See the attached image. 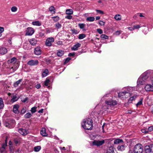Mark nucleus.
Returning a JSON list of instances; mask_svg holds the SVG:
<instances>
[{"label": "nucleus", "mask_w": 153, "mask_h": 153, "mask_svg": "<svg viewBox=\"0 0 153 153\" xmlns=\"http://www.w3.org/2000/svg\"><path fill=\"white\" fill-rule=\"evenodd\" d=\"M96 10L97 13H99L102 14H104V12L101 10Z\"/></svg>", "instance_id": "nucleus-49"}, {"label": "nucleus", "mask_w": 153, "mask_h": 153, "mask_svg": "<svg viewBox=\"0 0 153 153\" xmlns=\"http://www.w3.org/2000/svg\"><path fill=\"white\" fill-rule=\"evenodd\" d=\"M104 142L105 141L103 140H94L92 142V144L93 145L96 146H98L102 145L104 143Z\"/></svg>", "instance_id": "nucleus-11"}, {"label": "nucleus", "mask_w": 153, "mask_h": 153, "mask_svg": "<svg viewBox=\"0 0 153 153\" xmlns=\"http://www.w3.org/2000/svg\"><path fill=\"white\" fill-rule=\"evenodd\" d=\"M141 27V26L139 25L134 26V29H139Z\"/></svg>", "instance_id": "nucleus-53"}, {"label": "nucleus", "mask_w": 153, "mask_h": 153, "mask_svg": "<svg viewBox=\"0 0 153 153\" xmlns=\"http://www.w3.org/2000/svg\"><path fill=\"white\" fill-rule=\"evenodd\" d=\"M72 16L70 15H68L65 16V18L66 19H71L72 18Z\"/></svg>", "instance_id": "nucleus-55"}, {"label": "nucleus", "mask_w": 153, "mask_h": 153, "mask_svg": "<svg viewBox=\"0 0 153 153\" xmlns=\"http://www.w3.org/2000/svg\"><path fill=\"white\" fill-rule=\"evenodd\" d=\"M34 30L33 28L29 27L27 28L25 35L31 36L34 33Z\"/></svg>", "instance_id": "nucleus-10"}, {"label": "nucleus", "mask_w": 153, "mask_h": 153, "mask_svg": "<svg viewBox=\"0 0 153 153\" xmlns=\"http://www.w3.org/2000/svg\"><path fill=\"white\" fill-rule=\"evenodd\" d=\"M99 24L101 25H105V22L102 21H99Z\"/></svg>", "instance_id": "nucleus-51"}, {"label": "nucleus", "mask_w": 153, "mask_h": 153, "mask_svg": "<svg viewBox=\"0 0 153 153\" xmlns=\"http://www.w3.org/2000/svg\"><path fill=\"white\" fill-rule=\"evenodd\" d=\"M18 131L23 136L26 135L29 132L28 130L22 128L19 129Z\"/></svg>", "instance_id": "nucleus-12"}, {"label": "nucleus", "mask_w": 153, "mask_h": 153, "mask_svg": "<svg viewBox=\"0 0 153 153\" xmlns=\"http://www.w3.org/2000/svg\"><path fill=\"white\" fill-rule=\"evenodd\" d=\"M41 149V147L40 146H36L34 147V150L36 152H38Z\"/></svg>", "instance_id": "nucleus-33"}, {"label": "nucleus", "mask_w": 153, "mask_h": 153, "mask_svg": "<svg viewBox=\"0 0 153 153\" xmlns=\"http://www.w3.org/2000/svg\"><path fill=\"white\" fill-rule=\"evenodd\" d=\"M22 81V79H19L18 81H17L16 82H14L13 84V86L14 87H16L18 86L19 84Z\"/></svg>", "instance_id": "nucleus-27"}, {"label": "nucleus", "mask_w": 153, "mask_h": 153, "mask_svg": "<svg viewBox=\"0 0 153 153\" xmlns=\"http://www.w3.org/2000/svg\"><path fill=\"white\" fill-rule=\"evenodd\" d=\"M4 104L2 99L0 98V109L4 107Z\"/></svg>", "instance_id": "nucleus-34"}, {"label": "nucleus", "mask_w": 153, "mask_h": 153, "mask_svg": "<svg viewBox=\"0 0 153 153\" xmlns=\"http://www.w3.org/2000/svg\"><path fill=\"white\" fill-rule=\"evenodd\" d=\"M28 100L27 97H26L24 99H22V101L24 102H25Z\"/></svg>", "instance_id": "nucleus-63"}, {"label": "nucleus", "mask_w": 153, "mask_h": 153, "mask_svg": "<svg viewBox=\"0 0 153 153\" xmlns=\"http://www.w3.org/2000/svg\"><path fill=\"white\" fill-rule=\"evenodd\" d=\"M138 17H139V16H138V13H137V14H135V15L134 16V17H133V18H134V19H136V20H137V19L138 18Z\"/></svg>", "instance_id": "nucleus-58"}, {"label": "nucleus", "mask_w": 153, "mask_h": 153, "mask_svg": "<svg viewBox=\"0 0 153 153\" xmlns=\"http://www.w3.org/2000/svg\"><path fill=\"white\" fill-rule=\"evenodd\" d=\"M85 37V35L84 34H80L78 38L79 39H82Z\"/></svg>", "instance_id": "nucleus-40"}, {"label": "nucleus", "mask_w": 153, "mask_h": 153, "mask_svg": "<svg viewBox=\"0 0 153 153\" xmlns=\"http://www.w3.org/2000/svg\"><path fill=\"white\" fill-rule=\"evenodd\" d=\"M61 26V25L58 22H57L55 24V27L57 29L60 28Z\"/></svg>", "instance_id": "nucleus-44"}, {"label": "nucleus", "mask_w": 153, "mask_h": 153, "mask_svg": "<svg viewBox=\"0 0 153 153\" xmlns=\"http://www.w3.org/2000/svg\"><path fill=\"white\" fill-rule=\"evenodd\" d=\"M71 32L73 34H77L78 33V31L77 30L75 29H73L71 30Z\"/></svg>", "instance_id": "nucleus-48"}, {"label": "nucleus", "mask_w": 153, "mask_h": 153, "mask_svg": "<svg viewBox=\"0 0 153 153\" xmlns=\"http://www.w3.org/2000/svg\"><path fill=\"white\" fill-rule=\"evenodd\" d=\"M78 26L81 29H83V30H85L84 28L85 26V25L83 23H79L78 24Z\"/></svg>", "instance_id": "nucleus-37"}, {"label": "nucleus", "mask_w": 153, "mask_h": 153, "mask_svg": "<svg viewBox=\"0 0 153 153\" xmlns=\"http://www.w3.org/2000/svg\"><path fill=\"white\" fill-rule=\"evenodd\" d=\"M18 99V97L16 95L13 96L12 99L11 100V102H14L17 100Z\"/></svg>", "instance_id": "nucleus-24"}, {"label": "nucleus", "mask_w": 153, "mask_h": 153, "mask_svg": "<svg viewBox=\"0 0 153 153\" xmlns=\"http://www.w3.org/2000/svg\"><path fill=\"white\" fill-rule=\"evenodd\" d=\"M125 148V146L124 145H119L117 147V148L119 150L122 151H123L124 150Z\"/></svg>", "instance_id": "nucleus-26"}, {"label": "nucleus", "mask_w": 153, "mask_h": 153, "mask_svg": "<svg viewBox=\"0 0 153 153\" xmlns=\"http://www.w3.org/2000/svg\"><path fill=\"white\" fill-rule=\"evenodd\" d=\"M150 73L148 71H146L143 73L138 79L137 82V85H142L147 82L151 81V79L153 77H149Z\"/></svg>", "instance_id": "nucleus-1"}, {"label": "nucleus", "mask_w": 153, "mask_h": 153, "mask_svg": "<svg viewBox=\"0 0 153 153\" xmlns=\"http://www.w3.org/2000/svg\"><path fill=\"white\" fill-rule=\"evenodd\" d=\"M19 108V105H14L13 109V112L16 114L18 113H19V111L18 110Z\"/></svg>", "instance_id": "nucleus-17"}, {"label": "nucleus", "mask_w": 153, "mask_h": 153, "mask_svg": "<svg viewBox=\"0 0 153 153\" xmlns=\"http://www.w3.org/2000/svg\"><path fill=\"white\" fill-rule=\"evenodd\" d=\"M49 10L52 13H55L56 10L53 6H51L49 8Z\"/></svg>", "instance_id": "nucleus-29"}, {"label": "nucleus", "mask_w": 153, "mask_h": 153, "mask_svg": "<svg viewBox=\"0 0 153 153\" xmlns=\"http://www.w3.org/2000/svg\"><path fill=\"white\" fill-rule=\"evenodd\" d=\"M133 88L132 87H128L124 88V91L120 92L118 93V96L119 97L122 98H127L131 95L130 92L133 90Z\"/></svg>", "instance_id": "nucleus-2"}, {"label": "nucleus", "mask_w": 153, "mask_h": 153, "mask_svg": "<svg viewBox=\"0 0 153 153\" xmlns=\"http://www.w3.org/2000/svg\"><path fill=\"white\" fill-rule=\"evenodd\" d=\"M17 10V8L15 6H13L11 8V11L12 12H15Z\"/></svg>", "instance_id": "nucleus-43"}, {"label": "nucleus", "mask_w": 153, "mask_h": 153, "mask_svg": "<svg viewBox=\"0 0 153 153\" xmlns=\"http://www.w3.org/2000/svg\"><path fill=\"white\" fill-rule=\"evenodd\" d=\"M145 88L146 91H153V85L147 84L145 86Z\"/></svg>", "instance_id": "nucleus-15"}, {"label": "nucleus", "mask_w": 153, "mask_h": 153, "mask_svg": "<svg viewBox=\"0 0 153 153\" xmlns=\"http://www.w3.org/2000/svg\"><path fill=\"white\" fill-rule=\"evenodd\" d=\"M82 127L86 130H91L93 127V121L90 118H86L83 120L82 123Z\"/></svg>", "instance_id": "nucleus-3"}, {"label": "nucleus", "mask_w": 153, "mask_h": 153, "mask_svg": "<svg viewBox=\"0 0 153 153\" xmlns=\"http://www.w3.org/2000/svg\"><path fill=\"white\" fill-rule=\"evenodd\" d=\"M34 53L36 55H39L41 53V51L40 47H37L34 49Z\"/></svg>", "instance_id": "nucleus-16"}, {"label": "nucleus", "mask_w": 153, "mask_h": 153, "mask_svg": "<svg viewBox=\"0 0 153 153\" xmlns=\"http://www.w3.org/2000/svg\"><path fill=\"white\" fill-rule=\"evenodd\" d=\"M54 39L53 37H51L48 38L45 41V45L47 46H50L51 45L52 43L54 41Z\"/></svg>", "instance_id": "nucleus-9"}, {"label": "nucleus", "mask_w": 153, "mask_h": 153, "mask_svg": "<svg viewBox=\"0 0 153 153\" xmlns=\"http://www.w3.org/2000/svg\"><path fill=\"white\" fill-rule=\"evenodd\" d=\"M105 104L108 105V106H104L102 108V109L105 111L107 109H109L110 108H111V109H112V108H113L112 107L117 104V101L113 100H105Z\"/></svg>", "instance_id": "nucleus-5"}, {"label": "nucleus", "mask_w": 153, "mask_h": 153, "mask_svg": "<svg viewBox=\"0 0 153 153\" xmlns=\"http://www.w3.org/2000/svg\"><path fill=\"white\" fill-rule=\"evenodd\" d=\"M141 131L143 133L146 134L147 133L149 132L147 128L142 129H141Z\"/></svg>", "instance_id": "nucleus-47"}, {"label": "nucleus", "mask_w": 153, "mask_h": 153, "mask_svg": "<svg viewBox=\"0 0 153 153\" xmlns=\"http://www.w3.org/2000/svg\"><path fill=\"white\" fill-rule=\"evenodd\" d=\"M14 143L16 144H18L20 141V140L19 138H16L14 140Z\"/></svg>", "instance_id": "nucleus-46"}, {"label": "nucleus", "mask_w": 153, "mask_h": 153, "mask_svg": "<svg viewBox=\"0 0 153 153\" xmlns=\"http://www.w3.org/2000/svg\"><path fill=\"white\" fill-rule=\"evenodd\" d=\"M143 150L142 145L140 144H137L135 146L133 152L134 153H142Z\"/></svg>", "instance_id": "nucleus-6"}, {"label": "nucleus", "mask_w": 153, "mask_h": 153, "mask_svg": "<svg viewBox=\"0 0 153 153\" xmlns=\"http://www.w3.org/2000/svg\"><path fill=\"white\" fill-rule=\"evenodd\" d=\"M114 144H123V141L122 139H117L114 141Z\"/></svg>", "instance_id": "nucleus-23"}, {"label": "nucleus", "mask_w": 153, "mask_h": 153, "mask_svg": "<svg viewBox=\"0 0 153 153\" xmlns=\"http://www.w3.org/2000/svg\"><path fill=\"white\" fill-rule=\"evenodd\" d=\"M36 108H37L36 107H33L31 108V111L32 114L35 113L36 112Z\"/></svg>", "instance_id": "nucleus-41"}, {"label": "nucleus", "mask_w": 153, "mask_h": 153, "mask_svg": "<svg viewBox=\"0 0 153 153\" xmlns=\"http://www.w3.org/2000/svg\"><path fill=\"white\" fill-rule=\"evenodd\" d=\"M12 123L13 124L12 126L10 125V123H9V121L8 122H5L4 123V125L6 127L10 128H13L15 126L16 123L14 121H13Z\"/></svg>", "instance_id": "nucleus-14"}, {"label": "nucleus", "mask_w": 153, "mask_h": 153, "mask_svg": "<svg viewBox=\"0 0 153 153\" xmlns=\"http://www.w3.org/2000/svg\"><path fill=\"white\" fill-rule=\"evenodd\" d=\"M75 55V53H70L68 54V56H73Z\"/></svg>", "instance_id": "nucleus-64"}, {"label": "nucleus", "mask_w": 153, "mask_h": 153, "mask_svg": "<svg viewBox=\"0 0 153 153\" xmlns=\"http://www.w3.org/2000/svg\"><path fill=\"white\" fill-rule=\"evenodd\" d=\"M71 58L69 57L65 59V63H67L71 60Z\"/></svg>", "instance_id": "nucleus-57"}, {"label": "nucleus", "mask_w": 153, "mask_h": 153, "mask_svg": "<svg viewBox=\"0 0 153 153\" xmlns=\"http://www.w3.org/2000/svg\"><path fill=\"white\" fill-rule=\"evenodd\" d=\"M4 31V28L3 27H0V33L1 34Z\"/></svg>", "instance_id": "nucleus-61"}, {"label": "nucleus", "mask_w": 153, "mask_h": 153, "mask_svg": "<svg viewBox=\"0 0 153 153\" xmlns=\"http://www.w3.org/2000/svg\"><path fill=\"white\" fill-rule=\"evenodd\" d=\"M148 132H151L153 130V126H150L147 128Z\"/></svg>", "instance_id": "nucleus-50"}, {"label": "nucleus", "mask_w": 153, "mask_h": 153, "mask_svg": "<svg viewBox=\"0 0 153 153\" xmlns=\"http://www.w3.org/2000/svg\"><path fill=\"white\" fill-rule=\"evenodd\" d=\"M145 150L146 153H153V145L146 146Z\"/></svg>", "instance_id": "nucleus-8"}, {"label": "nucleus", "mask_w": 153, "mask_h": 153, "mask_svg": "<svg viewBox=\"0 0 153 153\" xmlns=\"http://www.w3.org/2000/svg\"><path fill=\"white\" fill-rule=\"evenodd\" d=\"M97 32L100 34H102L103 33V31L101 29H97Z\"/></svg>", "instance_id": "nucleus-52"}, {"label": "nucleus", "mask_w": 153, "mask_h": 153, "mask_svg": "<svg viewBox=\"0 0 153 153\" xmlns=\"http://www.w3.org/2000/svg\"><path fill=\"white\" fill-rule=\"evenodd\" d=\"M7 140H5V143L2 144L1 147L0 148V152L1 153H7Z\"/></svg>", "instance_id": "nucleus-7"}, {"label": "nucleus", "mask_w": 153, "mask_h": 153, "mask_svg": "<svg viewBox=\"0 0 153 153\" xmlns=\"http://www.w3.org/2000/svg\"><path fill=\"white\" fill-rule=\"evenodd\" d=\"M30 44L33 45H34L36 44L37 42L35 39H31L30 41Z\"/></svg>", "instance_id": "nucleus-28"}, {"label": "nucleus", "mask_w": 153, "mask_h": 153, "mask_svg": "<svg viewBox=\"0 0 153 153\" xmlns=\"http://www.w3.org/2000/svg\"><path fill=\"white\" fill-rule=\"evenodd\" d=\"M50 82V81L49 79H48L47 78L44 82V85L46 86H48Z\"/></svg>", "instance_id": "nucleus-39"}, {"label": "nucleus", "mask_w": 153, "mask_h": 153, "mask_svg": "<svg viewBox=\"0 0 153 153\" xmlns=\"http://www.w3.org/2000/svg\"><path fill=\"white\" fill-rule=\"evenodd\" d=\"M121 15L119 14H117L114 17V18L116 20H120L121 19Z\"/></svg>", "instance_id": "nucleus-32"}, {"label": "nucleus", "mask_w": 153, "mask_h": 153, "mask_svg": "<svg viewBox=\"0 0 153 153\" xmlns=\"http://www.w3.org/2000/svg\"><path fill=\"white\" fill-rule=\"evenodd\" d=\"M39 63L38 60H31L27 62V64L30 66H34L37 65Z\"/></svg>", "instance_id": "nucleus-13"}, {"label": "nucleus", "mask_w": 153, "mask_h": 153, "mask_svg": "<svg viewBox=\"0 0 153 153\" xmlns=\"http://www.w3.org/2000/svg\"><path fill=\"white\" fill-rule=\"evenodd\" d=\"M32 114H31L30 113H27L26 114L24 115V117L25 118H29L30 117L32 116Z\"/></svg>", "instance_id": "nucleus-35"}, {"label": "nucleus", "mask_w": 153, "mask_h": 153, "mask_svg": "<svg viewBox=\"0 0 153 153\" xmlns=\"http://www.w3.org/2000/svg\"><path fill=\"white\" fill-rule=\"evenodd\" d=\"M143 100V98H141L140 100L136 104V106L138 107V106L141 105L142 104V101Z\"/></svg>", "instance_id": "nucleus-42"}, {"label": "nucleus", "mask_w": 153, "mask_h": 153, "mask_svg": "<svg viewBox=\"0 0 153 153\" xmlns=\"http://www.w3.org/2000/svg\"><path fill=\"white\" fill-rule=\"evenodd\" d=\"M14 121V122H15V120L13 119H10L8 121L9 122V123H10V125L11 126H12L13 124V122Z\"/></svg>", "instance_id": "nucleus-59"}, {"label": "nucleus", "mask_w": 153, "mask_h": 153, "mask_svg": "<svg viewBox=\"0 0 153 153\" xmlns=\"http://www.w3.org/2000/svg\"><path fill=\"white\" fill-rule=\"evenodd\" d=\"M32 24L33 25L39 26L41 25L42 24L39 21H35L32 22Z\"/></svg>", "instance_id": "nucleus-22"}, {"label": "nucleus", "mask_w": 153, "mask_h": 153, "mask_svg": "<svg viewBox=\"0 0 153 153\" xmlns=\"http://www.w3.org/2000/svg\"><path fill=\"white\" fill-rule=\"evenodd\" d=\"M80 45H81L80 44L78 43L73 46L71 48V49L74 51L77 50L78 48L80 47Z\"/></svg>", "instance_id": "nucleus-19"}, {"label": "nucleus", "mask_w": 153, "mask_h": 153, "mask_svg": "<svg viewBox=\"0 0 153 153\" xmlns=\"http://www.w3.org/2000/svg\"><path fill=\"white\" fill-rule=\"evenodd\" d=\"M26 108L25 107L23 108L21 110V113L22 114H24L26 111Z\"/></svg>", "instance_id": "nucleus-45"}, {"label": "nucleus", "mask_w": 153, "mask_h": 153, "mask_svg": "<svg viewBox=\"0 0 153 153\" xmlns=\"http://www.w3.org/2000/svg\"><path fill=\"white\" fill-rule=\"evenodd\" d=\"M17 59L15 57L12 58L8 60L7 62L9 64L11 63L13 65L11 67L10 71L11 72H13L16 71L18 68L19 65L18 62H16Z\"/></svg>", "instance_id": "nucleus-4"}, {"label": "nucleus", "mask_w": 153, "mask_h": 153, "mask_svg": "<svg viewBox=\"0 0 153 153\" xmlns=\"http://www.w3.org/2000/svg\"><path fill=\"white\" fill-rule=\"evenodd\" d=\"M109 94H107L105 95L102 97V99H106V98L109 97L110 96Z\"/></svg>", "instance_id": "nucleus-54"}, {"label": "nucleus", "mask_w": 153, "mask_h": 153, "mask_svg": "<svg viewBox=\"0 0 153 153\" xmlns=\"http://www.w3.org/2000/svg\"><path fill=\"white\" fill-rule=\"evenodd\" d=\"M100 37L102 39H108V36L104 34H102L101 35Z\"/></svg>", "instance_id": "nucleus-38"}, {"label": "nucleus", "mask_w": 153, "mask_h": 153, "mask_svg": "<svg viewBox=\"0 0 153 153\" xmlns=\"http://www.w3.org/2000/svg\"><path fill=\"white\" fill-rule=\"evenodd\" d=\"M9 149H10V151L11 152H13V148L12 146H10Z\"/></svg>", "instance_id": "nucleus-62"}, {"label": "nucleus", "mask_w": 153, "mask_h": 153, "mask_svg": "<svg viewBox=\"0 0 153 153\" xmlns=\"http://www.w3.org/2000/svg\"><path fill=\"white\" fill-rule=\"evenodd\" d=\"M63 54L64 51L60 50H59L57 53V55L59 56H62Z\"/></svg>", "instance_id": "nucleus-30"}, {"label": "nucleus", "mask_w": 153, "mask_h": 153, "mask_svg": "<svg viewBox=\"0 0 153 153\" xmlns=\"http://www.w3.org/2000/svg\"><path fill=\"white\" fill-rule=\"evenodd\" d=\"M95 18L94 17H87L86 19L87 21L92 22L94 20Z\"/></svg>", "instance_id": "nucleus-31"}, {"label": "nucleus", "mask_w": 153, "mask_h": 153, "mask_svg": "<svg viewBox=\"0 0 153 153\" xmlns=\"http://www.w3.org/2000/svg\"><path fill=\"white\" fill-rule=\"evenodd\" d=\"M121 33V31H117L114 34L116 35H120Z\"/></svg>", "instance_id": "nucleus-56"}, {"label": "nucleus", "mask_w": 153, "mask_h": 153, "mask_svg": "<svg viewBox=\"0 0 153 153\" xmlns=\"http://www.w3.org/2000/svg\"><path fill=\"white\" fill-rule=\"evenodd\" d=\"M65 13L67 15H71L73 13V11L71 9H67L66 10Z\"/></svg>", "instance_id": "nucleus-25"}, {"label": "nucleus", "mask_w": 153, "mask_h": 153, "mask_svg": "<svg viewBox=\"0 0 153 153\" xmlns=\"http://www.w3.org/2000/svg\"><path fill=\"white\" fill-rule=\"evenodd\" d=\"M36 88L37 89H39L41 87V85L39 84H37L35 86Z\"/></svg>", "instance_id": "nucleus-60"}, {"label": "nucleus", "mask_w": 153, "mask_h": 153, "mask_svg": "<svg viewBox=\"0 0 153 153\" xmlns=\"http://www.w3.org/2000/svg\"><path fill=\"white\" fill-rule=\"evenodd\" d=\"M7 51V49L4 47H2L0 49V53L2 55L5 54Z\"/></svg>", "instance_id": "nucleus-18"}, {"label": "nucleus", "mask_w": 153, "mask_h": 153, "mask_svg": "<svg viewBox=\"0 0 153 153\" xmlns=\"http://www.w3.org/2000/svg\"><path fill=\"white\" fill-rule=\"evenodd\" d=\"M49 72L48 69H45L43 71L42 73V77H44L47 76Z\"/></svg>", "instance_id": "nucleus-21"}, {"label": "nucleus", "mask_w": 153, "mask_h": 153, "mask_svg": "<svg viewBox=\"0 0 153 153\" xmlns=\"http://www.w3.org/2000/svg\"><path fill=\"white\" fill-rule=\"evenodd\" d=\"M51 18L53 19V21L55 22L58 21L59 19V18L58 16L52 17Z\"/></svg>", "instance_id": "nucleus-36"}, {"label": "nucleus", "mask_w": 153, "mask_h": 153, "mask_svg": "<svg viewBox=\"0 0 153 153\" xmlns=\"http://www.w3.org/2000/svg\"><path fill=\"white\" fill-rule=\"evenodd\" d=\"M41 134L43 136H46L47 134L46 132V129L45 128H42L40 131Z\"/></svg>", "instance_id": "nucleus-20"}]
</instances>
